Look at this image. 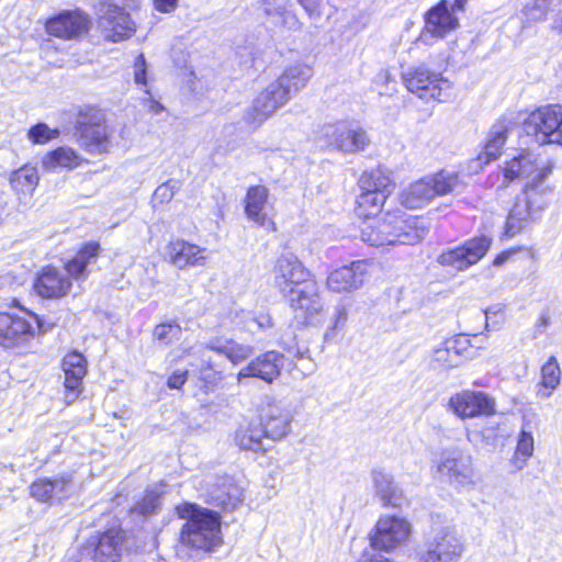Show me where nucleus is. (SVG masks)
I'll use <instances>...</instances> for the list:
<instances>
[{"label": "nucleus", "instance_id": "37", "mask_svg": "<svg viewBox=\"0 0 562 562\" xmlns=\"http://www.w3.org/2000/svg\"><path fill=\"white\" fill-rule=\"evenodd\" d=\"M507 135L508 126L506 122L501 121L495 123L488 133L484 149L479 154L477 159L483 164H488L498 158L507 140Z\"/></svg>", "mask_w": 562, "mask_h": 562}, {"label": "nucleus", "instance_id": "3", "mask_svg": "<svg viewBox=\"0 0 562 562\" xmlns=\"http://www.w3.org/2000/svg\"><path fill=\"white\" fill-rule=\"evenodd\" d=\"M361 193L357 199V214L364 220L379 216L387 195L391 193L393 182L382 168L364 171L359 179Z\"/></svg>", "mask_w": 562, "mask_h": 562}, {"label": "nucleus", "instance_id": "19", "mask_svg": "<svg viewBox=\"0 0 562 562\" xmlns=\"http://www.w3.org/2000/svg\"><path fill=\"white\" fill-rule=\"evenodd\" d=\"M90 18L80 9L65 10L46 22V32L49 35L63 38H77L89 30Z\"/></svg>", "mask_w": 562, "mask_h": 562}, {"label": "nucleus", "instance_id": "61", "mask_svg": "<svg viewBox=\"0 0 562 562\" xmlns=\"http://www.w3.org/2000/svg\"><path fill=\"white\" fill-rule=\"evenodd\" d=\"M151 109L157 113L162 109V106L158 102L153 101Z\"/></svg>", "mask_w": 562, "mask_h": 562}, {"label": "nucleus", "instance_id": "35", "mask_svg": "<svg viewBox=\"0 0 562 562\" xmlns=\"http://www.w3.org/2000/svg\"><path fill=\"white\" fill-rule=\"evenodd\" d=\"M312 75L313 70L310 66L295 64L288 67L276 81L281 83L282 90H284L290 99L292 93H296L305 88Z\"/></svg>", "mask_w": 562, "mask_h": 562}, {"label": "nucleus", "instance_id": "59", "mask_svg": "<svg viewBox=\"0 0 562 562\" xmlns=\"http://www.w3.org/2000/svg\"><path fill=\"white\" fill-rule=\"evenodd\" d=\"M467 2L468 0H454L453 4L451 5V11L454 13L458 11H463Z\"/></svg>", "mask_w": 562, "mask_h": 562}, {"label": "nucleus", "instance_id": "54", "mask_svg": "<svg viewBox=\"0 0 562 562\" xmlns=\"http://www.w3.org/2000/svg\"><path fill=\"white\" fill-rule=\"evenodd\" d=\"M283 23L290 30H299L302 26V23L296 15L289 12L284 14Z\"/></svg>", "mask_w": 562, "mask_h": 562}, {"label": "nucleus", "instance_id": "15", "mask_svg": "<svg viewBox=\"0 0 562 562\" xmlns=\"http://www.w3.org/2000/svg\"><path fill=\"white\" fill-rule=\"evenodd\" d=\"M448 407L462 419L491 416L496 413V401L485 392L463 390L450 397Z\"/></svg>", "mask_w": 562, "mask_h": 562}, {"label": "nucleus", "instance_id": "49", "mask_svg": "<svg viewBox=\"0 0 562 562\" xmlns=\"http://www.w3.org/2000/svg\"><path fill=\"white\" fill-rule=\"evenodd\" d=\"M159 501L156 495L149 494L146 495L142 502L137 503L134 507V512L140 515H149L156 510L158 507Z\"/></svg>", "mask_w": 562, "mask_h": 562}, {"label": "nucleus", "instance_id": "62", "mask_svg": "<svg viewBox=\"0 0 562 562\" xmlns=\"http://www.w3.org/2000/svg\"><path fill=\"white\" fill-rule=\"evenodd\" d=\"M467 438L469 441H472V432L471 431L467 432Z\"/></svg>", "mask_w": 562, "mask_h": 562}, {"label": "nucleus", "instance_id": "36", "mask_svg": "<svg viewBox=\"0 0 562 562\" xmlns=\"http://www.w3.org/2000/svg\"><path fill=\"white\" fill-rule=\"evenodd\" d=\"M562 370L554 356H551L541 367L540 382L537 389V396L548 400L561 384Z\"/></svg>", "mask_w": 562, "mask_h": 562}, {"label": "nucleus", "instance_id": "50", "mask_svg": "<svg viewBox=\"0 0 562 562\" xmlns=\"http://www.w3.org/2000/svg\"><path fill=\"white\" fill-rule=\"evenodd\" d=\"M134 80L137 85H147L146 80V60L143 54H139L134 63Z\"/></svg>", "mask_w": 562, "mask_h": 562}, {"label": "nucleus", "instance_id": "16", "mask_svg": "<svg viewBox=\"0 0 562 562\" xmlns=\"http://www.w3.org/2000/svg\"><path fill=\"white\" fill-rule=\"evenodd\" d=\"M312 281L310 272L293 254H283L277 260L274 282L283 296Z\"/></svg>", "mask_w": 562, "mask_h": 562}, {"label": "nucleus", "instance_id": "44", "mask_svg": "<svg viewBox=\"0 0 562 562\" xmlns=\"http://www.w3.org/2000/svg\"><path fill=\"white\" fill-rule=\"evenodd\" d=\"M154 338L165 345L179 340L182 335V328L176 322L161 323L155 326Z\"/></svg>", "mask_w": 562, "mask_h": 562}, {"label": "nucleus", "instance_id": "29", "mask_svg": "<svg viewBox=\"0 0 562 562\" xmlns=\"http://www.w3.org/2000/svg\"><path fill=\"white\" fill-rule=\"evenodd\" d=\"M71 476L68 474L58 475L54 479H38L30 486L32 497L38 502H49L53 498L63 499L69 494Z\"/></svg>", "mask_w": 562, "mask_h": 562}, {"label": "nucleus", "instance_id": "57", "mask_svg": "<svg viewBox=\"0 0 562 562\" xmlns=\"http://www.w3.org/2000/svg\"><path fill=\"white\" fill-rule=\"evenodd\" d=\"M347 321V312L345 307H339L336 312V318L334 323V329H338L339 327L344 326Z\"/></svg>", "mask_w": 562, "mask_h": 562}, {"label": "nucleus", "instance_id": "30", "mask_svg": "<svg viewBox=\"0 0 562 562\" xmlns=\"http://www.w3.org/2000/svg\"><path fill=\"white\" fill-rule=\"evenodd\" d=\"M371 479L375 496L382 502L383 506L400 507L402 505L404 502L403 491L391 473L374 469L371 472Z\"/></svg>", "mask_w": 562, "mask_h": 562}, {"label": "nucleus", "instance_id": "53", "mask_svg": "<svg viewBox=\"0 0 562 562\" xmlns=\"http://www.w3.org/2000/svg\"><path fill=\"white\" fill-rule=\"evenodd\" d=\"M530 458L531 457H525L522 454L517 453V451H514V454L510 459V464L512 467H514L516 471H520L527 465V462Z\"/></svg>", "mask_w": 562, "mask_h": 562}, {"label": "nucleus", "instance_id": "38", "mask_svg": "<svg viewBox=\"0 0 562 562\" xmlns=\"http://www.w3.org/2000/svg\"><path fill=\"white\" fill-rule=\"evenodd\" d=\"M434 199L427 178L409 184L401 194V202L407 209H420Z\"/></svg>", "mask_w": 562, "mask_h": 562}, {"label": "nucleus", "instance_id": "25", "mask_svg": "<svg viewBox=\"0 0 562 562\" xmlns=\"http://www.w3.org/2000/svg\"><path fill=\"white\" fill-rule=\"evenodd\" d=\"M167 252L170 262L180 270L204 267L209 258L206 248L183 239L170 241L167 246Z\"/></svg>", "mask_w": 562, "mask_h": 562}, {"label": "nucleus", "instance_id": "34", "mask_svg": "<svg viewBox=\"0 0 562 562\" xmlns=\"http://www.w3.org/2000/svg\"><path fill=\"white\" fill-rule=\"evenodd\" d=\"M83 159L70 147L61 146L48 151L42 158V167L46 171L56 172L64 169H75Z\"/></svg>", "mask_w": 562, "mask_h": 562}, {"label": "nucleus", "instance_id": "27", "mask_svg": "<svg viewBox=\"0 0 562 562\" xmlns=\"http://www.w3.org/2000/svg\"><path fill=\"white\" fill-rule=\"evenodd\" d=\"M71 288V281L63 272L54 268H46L37 277L34 289L38 295L46 299L65 296Z\"/></svg>", "mask_w": 562, "mask_h": 562}, {"label": "nucleus", "instance_id": "48", "mask_svg": "<svg viewBox=\"0 0 562 562\" xmlns=\"http://www.w3.org/2000/svg\"><path fill=\"white\" fill-rule=\"evenodd\" d=\"M550 9V3L544 0H533L530 5H526L525 14L530 21L541 22L547 18Z\"/></svg>", "mask_w": 562, "mask_h": 562}, {"label": "nucleus", "instance_id": "13", "mask_svg": "<svg viewBox=\"0 0 562 562\" xmlns=\"http://www.w3.org/2000/svg\"><path fill=\"white\" fill-rule=\"evenodd\" d=\"M492 238L481 235L473 237L462 245L441 252L438 262L456 271H465L476 265L488 251Z\"/></svg>", "mask_w": 562, "mask_h": 562}, {"label": "nucleus", "instance_id": "39", "mask_svg": "<svg viewBox=\"0 0 562 562\" xmlns=\"http://www.w3.org/2000/svg\"><path fill=\"white\" fill-rule=\"evenodd\" d=\"M205 348L213 350L220 355H224L232 363L243 362L252 353V347L249 345L238 344L229 339L211 340Z\"/></svg>", "mask_w": 562, "mask_h": 562}, {"label": "nucleus", "instance_id": "28", "mask_svg": "<svg viewBox=\"0 0 562 562\" xmlns=\"http://www.w3.org/2000/svg\"><path fill=\"white\" fill-rule=\"evenodd\" d=\"M209 503L225 509L236 508L243 501V488L229 476L217 479L209 488Z\"/></svg>", "mask_w": 562, "mask_h": 562}, {"label": "nucleus", "instance_id": "23", "mask_svg": "<svg viewBox=\"0 0 562 562\" xmlns=\"http://www.w3.org/2000/svg\"><path fill=\"white\" fill-rule=\"evenodd\" d=\"M453 13L449 10L448 0H441L437 5L428 10L425 27L420 36L422 41L428 43V36L443 38L447 34L457 30L459 21Z\"/></svg>", "mask_w": 562, "mask_h": 562}, {"label": "nucleus", "instance_id": "17", "mask_svg": "<svg viewBox=\"0 0 562 562\" xmlns=\"http://www.w3.org/2000/svg\"><path fill=\"white\" fill-rule=\"evenodd\" d=\"M292 308L294 319L301 325L310 324L323 311V304L315 281L307 282L284 296Z\"/></svg>", "mask_w": 562, "mask_h": 562}, {"label": "nucleus", "instance_id": "9", "mask_svg": "<svg viewBox=\"0 0 562 562\" xmlns=\"http://www.w3.org/2000/svg\"><path fill=\"white\" fill-rule=\"evenodd\" d=\"M317 135L319 139L345 154L362 151L370 144V138L362 127L347 122L324 124Z\"/></svg>", "mask_w": 562, "mask_h": 562}, {"label": "nucleus", "instance_id": "4", "mask_svg": "<svg viewBox=\"0 0 562 562\" xmlns=\"http://www.w3.org/2000/svg\"><path fill=\"white\" fill-rule=\"evenodd\" d=\"M100 4L99 27L105 40L120 42L135 33L136 25L126 10L135 9L137 0H101Z\"/></svg>", "mask_w": 562, "mask_h": 562}, {"label": "nucleus", "instance_id": "43", "mask_svg": "<svg viewBox=\"0 0 562 562\" xmlns=\"http://www.w3.org/2000/svg\"><path fill=\"white\" fill-rule=\"evenodd\" d=\"M38 173L33 167H23L14 171L10 178L12 188L23 194L32 193L38 184Z\"/></svg>", "mask_w": 562, "mask_h": 562}, {"label": "nucleus", "instance_id": "18", "mask_svg": "<svg viewBox=\"0 0 562 562\" xmlns=\"http://www.w3.org/2000/svg\"><path fill=\"white\" fill-rule=\"evenodd\" d=\"M289 100L281 83L273 81L256 97L251 109L245 115V121L258 126L278 109L285 105Z\"/></svg>", "mask_w": 562, "mask_h": 562}, {"label": "nucleus", "instance_id": "42", "mask_svg": "<svg viewBox=\"0 0 562 562\" xmlns=\"http://www.w3.org/2000/svg\"><path fill=\"white\" fill-rule=\"evenodd\" d=\"M427 180L429 181L431 191H434V198L452 192H460L463 189V183L453 172L440 171L434 177L427 178Z\"/></svg>", "mask_w": 562, "mask_h": 562}, {"label": "nucleus", "instance_id": "2", "mask_svg": "<svg viewBox=\"0 0 562 562\" xmlns=\"http://www.w3.org/2000/svg\"><path fill=\"white\" fill-rule=\"evenodd\" d=\"M177 513L187 520L180 532L183 546L209 552L222 543L221 521L216 513L190 503L179 505Z\"/></svg>", "mask_w": 562, "mask_h": 562}, {"label": "nucleus", "instance_id": "33", "mask_svg": "<svg viewBox=\"0 0 562 562\" xmlns=\"http://www.w3.org/2000/svg\"><path fill=\"white\" fill-rule=\"evenodd\" d=\"M63 371L65 374V387L68 391L80 392L82 380L87 374V360L82 353L72 351L63 359Z\"/></svg>", "mask_w": 562, "mask_h": 562}, {"label": "nucleus", "instance_id": "55", "mask_svg": "<svg viewBox=\"0 0 562 562\" xmlns=\"http://www.w3.org/2000/svg\"><path fill=\"white\" fill-rule=\"evenodd\" d=\"M297 2L304 8L308 15L318 14V2L317 0H297Z\"/></svg>", "mask_w": 562, "mask_h": 562}, {"label": "nucleus", "instance_id": "5", "mask_svg": "<svg viewBox=\"0 0 562 562\" xmlns=\"http://www.w3.org/2000/svg\"><path fill=\"white\" fill-rule=\"evenodd\" d=\"M425 548L419 562H459L464 552V543L451 524H434Z\"/></svg>", "mask_w": 562, "mask_h": 562}, {"label": "nucleus", "instance_id": "45", "mask_svg": "<svg viewBox=\"0 0 562 562\" xmlns=\"http://www.w3.org/2000/svg\"><path fill=\"white\" fill-rule=\"evenodd\" d=\"M181 182L177 179H169L156 188L153 194L154 206L156 203H169L175 194L181 189Z\"/></svg>", "mask_w": 562, "mask_h": 562}, {"label": "nucleus", "instance_id": "22", "mask_svg": "<svg viewBox=\"0 0 562 562\" xmlns=\"http://www.w3.org/2000/svg\"><path fill=\"white\" fill-rule=\"evenodd\" d=\"M369 263L358 260L349 266L340 267L327 277V288L331 292L347 293L358 290L364 283L368 276Z\"/></svg>", "mask_w": 562, "mask_h": 562}, {"label": "nucleus", "instance_id": "21", "mask_svg": "<svg viewBox=\"0 0 562 562\" xmlns=\"http://www.w3.org/2000/svg\"><path fill=\"white\" fill-rule=\"evenodd\" d=\"M437 471L451 484L467 486L473 483V464L469 456L459 451L442 453Z\"/></svg>", "mask_w": 562, "mask_h": 562}, {"label": "nucleus", "instance_id": "10", "mask_svg": "<svg viewBox=\"0 0 562 562\" xmlns=\"http://www.w3.org/2000/svg\"><path fill=\"white\" fill-rule=\"evenodd\" d=\"M503 173L506 182L516 179L527 180L525 190L537 189L551 173V166L544 162L539 155L522 151L505 162Z\"/></svg>", "mask_w": 562, "mask_h": 562}, {"label": "nucleus", "instance_id": "1", "mask_svg": "<svg viewBox=\"0 0 562 562\" xmlns=\"http://www.w3.org/2000/svg\"><path fill=\"white\" fill-rule=\"evenodd\" d=\"M360 232L361 239L374 247L415 245L426 237L428 226L424 218L396 211L366 220Z\"/></svg>", "mask_w": 562, "mask_h": 562}, {"label": "nucleus", "instance_id": "56", "mask_svg": "<svg viewBox=\"0 0 562 562\" xmlns=\"http://www.w3.org/2000/svg\"><path fill=\"white\" fill-rule=\"evenodd\" d=\"M251 323L256 324L260 329H267L272 326L270 316L265 314L254 317Z\"/></svg>", "mask_w": 562, "mask_h": 562}, {"label": "nucleus", "instance_id": "8", "mask_svg": "<svg viewBox=\"0 0 562 562\" xmlns=\"http://www.w3.org/2000/svg\"><path fill=\"white\" fill-rule=\"evenodd\" d=\"M411 533L412 525L405 517L382 515L370 532V546L374 550L392 552L406 543Z\"/></svg>", "mask_w": 562, "mask_h": 562}, {"label": "nucleus", "instance_id": "52", "mask_svg": "<svg viewBox=\"0 0 562 562\" xmlns=\"http://www.w3.org/2000/svg\"><path fill=\"white\" fill-rule=\"evenodd\" d=\"M178 0H154L155 9L159 12L170 13L176 10Z\"/></svg>", "mask_w": 562, "mask_h": 562}, {"label": "nucleus", "instance_id": "7", "mask_svg": "<svg viewBox=\"0 0 562 562\" xmlns=\"http://www.w3.org/2000/svg\"><path fill=\"white\" fill-rule=\"evenodd\" d=\"M42 324L38 316L27 310L21 314L0 313V346L14 348L34 338Z\"/></svg>", "mask_w": 562, "mask_h": 562}, {"label": "nucleus", "instance_id": "6", "mask_svg": "<svg viewBox=\"0 0 562 562\" xmlns=\"http://www.w3.org/2000/svg\"><path fill=\"white\" fill-rule=\"evenodd\" d=\"M524 128L539 144L562 146V105L548 104L537 109L525 121Z\"/></svg>", "mask_w": 562, "mask_h": 562}, {"label": "nucleus", "instance_id": "46", "mask_svg": "<svg viewBox=\"0 0 562 562\" xmlns=\"http://www.w3.org/2000/svg\"><path fill=\"white\" fill-rule=\"evenodd\" d=\"M59 135V131L56 128H50L45 123H37L32 126L27 132V138L33 144L43 145L48 143L52 139L57 138Z\"/></svg>", "mask_w": 562, "mask_h": 562}, {"label": "nucleus", "instance_id": "11", "mask_svg": "<svg viewBox=\"0 0 562 562\" xmlns=\"http://www.w3.org/2000/svg\"><path fill=\"white\" fill-rule=\"evenodd\" d=\"M406 88L422 99H434L440 102L449 98L451 83L440 74L430 72L424 66L409 68L403 74Z\"/></svg>", "mask_w": 562, "mask_h": 562}, {"label": "nucleus", "instance_id": "26", "mask_svg": "<svg viewBox=\"0 0 562 562\" xmlns=\"http://www.w3.org/2000/svg\"><path fill=\"white\" fill-rule=\"evenodd\" d=\"M282 367L283 356L276 351H268L241 368L237 374V381L241 383L246 378H258L271 383L279 376Z\"/></svg>", "mask_w": 562, "mask_h": 562}, {"label": "nucleus", "instance_id": "60", "mask_svg": "<svg viewBox=\"0 0 562 562\" xmlns=\"http://www.w3.org/2000/svg\"><path fill=\"white\" fill-rule=\"evenodd\" d=\"M553 29L559 31V32H562V18L554 22Z\"/></svg>", "mask_w": 562, "mask_h": 562}, {"label": "nucleus", "instance_id": "40", "mask_svg": "<svg viewBox=\"0 0 562 562\" xmlns=\"http://www.w3.org/2000/svg\"><path fill=\"white\" fill-rule=\"evenodd\" d=\"M100 246L98 243L86 244L76 256L67 262L66 271L75 279L86 276L87 266L95 260L99 255Z\"/></svg>", "mask_w": 562, "mask_h": 562}, {"label": "nucleus", "instance_id": "14", "mask_svg": "<svg viewBox=\"0 0 562 562\" xmlns=\"http://www.w3.org/2000/svg\"><path fill=\"white\" fill-rule=\"evenodd\" d=\"M126 536L119 527L91 536L85 547V552L92 562H117L125 549Z\"/></svg>", "mask_w": 562, "mask_h": 562}, {"label": "nucleus", "instance_id": "20", "mask_svg": "<svg viewBox=\"0 0 562 562\" xmlns=\"http://www.w3.org/2000/svg\"><path fill=\"white\" fill-rule=\"evenodd\" d=\"M473 357V347L465 335L442 341L432 351V360L443 368H458Z\"/></svg>", "mask_w": 562, "mask_h": 562}, {"label": "nucleus", "instance_id": "24", "mask_svg": "<svg viewBox=\"0 0 562 562\" xmlns=\"http://www.w3.org/2000/svg\"><path fill=\"white\" fill-rule=\"evenodd\" d=\"M111 132L102 117L83 123L79 128L78 143L90 155H102L110 150Z\"/></svg>", "mask_w": 562, "mask_h": 562}, {"label": "nucleus", "instance_id": "63", "mask_svg": "<svg viewBox=\"0 0 562 562\" xmlns=\"http://www.w3.org/2000/svg\"><path fill=\"white\" fill-rule=\"evenodd\" d=\"M544 1H546V2H548V3H550V2H551V0H544Z\"/></svg>", "mask_w": 562, "mask_h": 562}, {"label": "nucleus", "instance_id": "32", "mask_svg": "<svg viewBox=\"0 0 562 562\" xmlns=\"http://www.w3.org/2000/svg\"><path fill=\"white\" fill-rule=\"evenodd\" d=\"M292 415L281 403L269 404L263 431L266 437L280 440L290 431Z\"/></svg>", "mask_w": 562, "mask_h": 562}, {"label": "nucleus", "instance_id": "58", "mask_svg": "<svg viewBox=\"0 0 562 562\" xmlns=\"http://www.w3.org/2000/svg\"><path fill=\"white\" fill-rule=\"evenodd\" d=\"M515 251L514 250H506V251H503L501 254H498L494 260H493V265L495 267H501L502 265H504L509 258L510 256L514 254Z\"/></svg>", "mask_w": 562, "mask_h": 562}, {"label": "nucleus", "instance_id": "12", "mask_svg": "<svg viewBox=\"0 0 562 562\" xmlns=\"http://www.w3.org/2000/svg\"><path fill=\"white\" fill-rule=\"evenodd\" d=\"M546 206L543 195L538 189L524 190L516 198V202L509 211L505 223L504 235L513 237L520 233L530 222L533 221L537 213Z\"/></svg>", "mask_w": 562, "mask_h": 562}, {"label": "nucleus", "instance_id": "41", "mask_svg": "<svg viewBox=\"0 0 562 562\" xmlns=\"http://www.w3.org/2000/svg\"><path fill=\"white\" fill-rule=\"evenodd\" d=\"M266 437L262 425L248 423L236 431V445L243 450L259 451L262 449V438Z\"/></svg>", "mask_w": 562, "mask_h": 562}, {"label": "nucleus", "instance_id": "51", "mask_svg": "<svg viewBox=\"0 0 562 562\" xmlns=\"http://www.w3.org/2000/svg\"><path fill=\"white\" fill-rule=\"evenodd\" d=\"M188 379V371L187 370H177L175 371L167 381V385L170 389H180Z\"/></svg>", "mask_w": 562, "mask_h": 562}, {"label": "nucleus", "instance_id": "47", "mask_svg": "<svg viewBox=\"0 0 562 562\" xmlns=\"http://www.w3.org/2000/svg\"><path fill=\"white\" fill-rule=\"evenodd\" d=\"M515 451L525 457H532L535 451V439L529 423L524 422L517 437Z\"/></svg>", "mask_w": 562, "mask_h": 562}, {"label": "nucleus", "instance_id": "31", "mask_svg": "<svg viewBox=\"0 0 562 562\" xmlns=\"http://www.w3.org/2000/svg\"><path fill=\"white\" fill-rule=\"evenodd\" d=\"M269 191L263 186L250 187L245 198V213L257 225L274 231V223L268 218L266 209Z\"/></svg>", "mask_w": 562, "mask_h": 562}]
</instances>
